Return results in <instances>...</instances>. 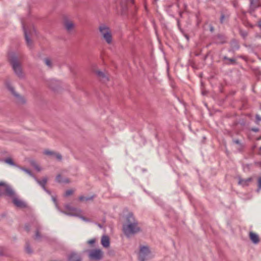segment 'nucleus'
Returning <instances> with one entry per match:
<instances>
[{
	"instance_id": "f257e3e1",
	"label": "nucleus",
	"mask_w": 261,
	"mask_h": 261,
	"mask_svg": "<svg viewBox=\"0 0 261 261\" xmlns=\"http://www.w3.org/2000/svg\"><path fill=\"white\" fill-rule=\"evenodd\" d=\"M122 231L127 238H130L141 231L138 221L132 213H129L126 216V221L122 226Z\"/></svg>"
},
{
	"instance_id": "f03ea898",
	"label": "nucleus",
	"mask_w": 261,
	"mask_h": 261,
	"mask_svg": "<svg viewBox=\"0 0 261 261\" xmlns=\"http://www.w3.org/2000/svg\"><path fill=\"white\" fill-rule=\"evenodd\" d=\"M8 60L15 74L19 77H22L23 75L21 65L15 54L13 53H9L8 55Z\"/></svg>"
},
{
	"instance_id": "7ed1b4c3",
	"label": "nucleus",
	"mask_w": 261,
	"mask_h": 261,
	"mask_svg": "<svg viewBox=\"0 0 261 261\" xmlns=\"http://www.w3.org/2000/svg\"><path fill=\"white\" fill-rule=\"evenodd\" d=\"M99 31L102 38L108 43H112V34L110 28L104 24H101L99 27Z\"/></svg>"
},
{
	"instance_id": "20e7f679",
	"label": "nucleus",
	"mask_w": 261,
	"mask_h": 261,
	"mask_svg": "<svg viewBox=\"0 0 261 261\" xmlns=\"http://www.w3.org/2000/svg\"><path fill=\"white\" fill-rule=\"evenodd\" d=\"M6 86L7 88L11 92L13 95L16 98V102L19 105H23L25 103L26 99L25 98L19 94H17L14 90V88L10 85L9 83H6Z\"/></svg>"
},
{
	"instance_id": "39448f33",
	"label": "nucleus",
	"mask_w": 261,
	"mask_h": 261,
	"mask_svg": "<svg viewBox=\"0 0 261 261\" xmlns=\"http://www.w3.org/2000/svg\"><path fill=\"white\" fill-rule=\"evenodd\" d=\"M103 257V252L100 249H95L89 251V257L92 260H100Z\"/></svg>"
},
{
	"instance_id": "423d86ee",
	"label": "nucleus",
	"mask_w": 261,
	"mask_h": 261,
	"mask_svg": "<svg viewBox=\"0 0 261 261\" xmlns=\"http://www.w3.org/2000/svg\"><path fill=\"white\" fill-rule=\"evenodd\" d=\"M150 250L147 246H141L139 253L140 261H145L150 253Z\"/></svg>"
},
{
	"instance_id": "0eeeda50",
	"label": "nucleus",
	"mask_w": 261,
	"mask_h": 261,
	"mask_svg": "<svg viewBox=\"0 0 261 261\" xmlns=\"http://www.w3.org/2000/svg\"><path fill=\"white\" fill-rule=\"evenodd\" d=\"M65 208L68 211V212L64 213L68 215L79 216L81 214V210L72 207L69 204L66 205L65 206Z\"/></svg>"
},
{
	"instance_id": "6e6552de",
	"label": "nucleus",
	"mask_w": 261,
	"mask_h": 261,
	"mask_svg": "<svg viewBox=\"0 0 261 261\" xmlns=\"http://www.w3.org/2000/svg\"><path fill=\"white\" fill-rule=\"evenodd\" d=\"M12 201L14 204L18 207L24 208L27 206V205L24 202L21 200L16 197H14Z\"/></svg>"
},
{
	"instance_id": "1a4fd4ad",
	"label": "nucleus",
	"mask_w": 261,
	"mask_h": 261,
	"mask_svg": "<svg viewBox=\"0 0 261 261\" xmlns=\"http://www.w3.org/2000/svg\"><path fill=\"white\" fill-rule=\"evenodd\" d=\"M64 25L65 28L68 32L71 31L74 27L73 21L69 20H65L64 22Z\"/></svg>"
},
{
	"instance_id": "9d476101",
	"label": "nucleus",
	"mask_w": 261,
	"mask_h": 261,
	"mask_svg": "<svg viewBox=\"0 0 261 261\" xmlns=\"http://www.w3.org/2000/svg\"><path fill=\"white\" fill-rule=\"evenodd\" d=\"M252 181V177H249L246 179H242L241 178H239L238 184L239 185H241L243 187H246L249 186V185Z\"/></svg>"
},
{
	"instance_id": "9b49d317",
	"label": "nucleus",
	"mask_w": 261,
	"mask_h": 261,
	"mask_svg": "<svg viewBox=\"0 0 261 261\" xmlns=\"http://www.w3.org/2000/svg\"><path fill=\"white\" fill-rule=\"evenodd\" d=\"M44 153L47 155L55 156L59 161H61L62 158V155L60 154L53 151L46 150L44 151Z\"/></svg>"
},
{
	"instance_id": "f8f14e48",
	"label": "nucleus",
	"mask_w": 261,
	"mask_h": 261,
	"mask_svg": "<svg viewBox=\"0 0 261 261\" xmlns=\"http://www.w3.org/2000/svg\"><path fill=\"white\" fill-rule=\"evenodd\" d=\"M249 238L251 241L255 244L258 243L260 241L258 236L252 231L249 232Z\"/></svg>"
},
{
	"instance_id": "ddd939ff",
	"label": "nucleus",
	"mask_w": 261,
	"mask_h": 261,
	"mask_svg": "<svg viewBox=\"0 0 261 261\" xmlns=\"http://www.w3.org/2000/svg\"><path fill=\"white\" fill-rule=\"evenodd\" d=\"M95 73L103 82H106L109 81L108 76L102 71L97 70L95 71Z\"/></svg>"
},
{
	"instance_id": "4468645a",
	"label": "nucleus",
	"mask_w": 261,
	"mask_h": 261,
	"mask_svg": "<svg viewBox=\"0 0 261 261\" xmlns=\"http://www.w3.org/2000/svg\"><path fill=\"white\" fill-rule=\"evenodd\" d=\"M259 6V0H250V13H252Z\"/></svg>"
},
{
	"instance_id": "2eb2a0df",
	"label": "nucleus",
	"mask_w": 261,
	"mask_h": 261,
	"mask_svg": "<svg viewBox=\"0 0 261 261\" xmlns=\"http://www.w3.org/2000/svg\"><path fill=\"white\" fill-rule=\"evenodd\" d=\"M101 243L103 247L108 248L110 246V239L107 236H103L101 239Z\"/></svg>"
},
{
	"instance_id": "dca6fc26",
	"label": "nucleus",
	"mask_w": 261,
	"mask_h": 261,
	"mask_svg": "<svg viewBox=\"0 0 261 261\" xmlns=\"http://www.w3.org/2000/svg\"><path fill=\"white\" fill-rule=\"evenodd\" d=\"M68 261H81V257L75 253L70 254L68 257Z\"/></svg>"
},
{
	"instance_id": "f3484780",
	"label": "nucleus",
	"mask_w": 261,
	"mask_h": 261,
	"mask_svg": "<svg viewBox=\"0 0 261 261\" xmlns=\"http://www.w3.org/2000/svg\"><path fill=\"white\" fill-rule=\"evenodd\" d=\"M3 187H5V191H6V194L8 196L11 197V198H12V199L14 197H15L14 192L11 188L9 187H6L5 185V186Z\"/></svg>"
},
{
	"instance_id": "a211bd4d",
	"label": "nucleus",
	"mask_w": 261,
	"mask_h": 261,
	"mask_svg": "<svg viewBox=\"0 0 261 261\" xmlns=\"http://www.w3.org/2000/svg\"><path fill=\"white\" fill-rule=\"evenodd\" d=\"M23 31H24L25 39L26 42L27 43L28 46L29 47H31L32 45V42L31 40L30 39V38L29 37V36L27 34V31H26L25 29L24 28V26L23 27Z\"/></svg>"
},
{
	"instance_id": "6ab92c4d",
	"label": "nucleus",
	"mask_w": 261,
	"mask_h": 261,
	"mask_svg": "<svg viewBox=\"0 0 261 261\" xmlns=\"http://www.w3.org/2000/svg\"><path fill=\"white\" fill-rule=\"evenodd\" d=\"M56 180L57 182H58L59 183H62V182L69 183V180L67 178H66L65 179H62L61 175L60 174H59L57 176Z\"/></svg>"
},
{
	"instance_id": "aec40b11",
	"label": "nucleus",
	"mask_w": 261,
	"mask_h": 261,
	"mask_svg": "<svg viewBox=\"0 0 261 261\" xmlns=\"http://www.w3.org/2000/svg\"><path fill=\"white\" fill-rule=\"evenodd\" d=\"M37 181L38 183L44 189H45V186L47 182V178H44L41 180H37Z\"/></svg>"
},
{
	"instance_id": "412c9836",
	"label": "nucleus",
	"mask_w": 261,
	"mask_h": 261,
	"mask_svg": "<svg viewBox=\"0 0 261 261\" xmlns=\"http://www.w3.org/2000/svg\"><path fill=\"white\" fill-rule=\"evenodd\" d=\"M44 63L46 66L49 68H51L53 66V63L51 60L49 58H46L44 60Z\"/></svg>"
},
{
	"instance_id": "4be33fe9",
	"label": "nucleus",
	"mask_w": 261,
	"mask_h": 261,
	"mask_svg": "<svg viewBox=\"0 0 261 261\" xmlns=\"http://www.w3.org/2000/svg\"><path fill=\"white\" fill-rule=\"evenodd\" d=\"M92 199H93V197H86L83 196H81L79 197V200L81 201L91 200H92Z\"/></svg>"
},
{
	"instance_id": "5701e85b",
	"label": "nucleus",
	"mask_w": 261,
	"mask_h": 261,
	"mask_svg": "<svg viewBox=\"0 0 261 261\" xmlns=\"http://www.w3.org/2000/svg\"><path fill=\"white\" fill-rule=\"evenodd\" d=\"M5 162L8 164H9L11 166H15L14 163L13 162L12 159L11 158H8L5 160Z\"/></svg>"
},
{
	"instance_id": "b1692460",
	"label": "nucleus",
	"mask_w": 261,
	"mask_h": 261,
	"mask_svg": "<svg viewBox=\"0 0 261 261\" xmlns=\"http://www.w3.org/2000/svg\"><path fill=\"white\" fill-rule=\"evenodd\" d=\"M31 165L38 171L41 170V169L39 165L35 162L32 161Z\"/></svg>"
},
{
	"instance_id": "393cba45",
	"label": "nucleus",
	"mask_w": 261,
	"mask_h": 261,
	"mask_svg": "<svg viewBox=\"0 0 261 261\" xmlns=\"http://www.w3.org/2000/svg\"><path fill=\"white\" fill-rule=\"evenodd\" d=\"M234 143L238 144L239 146V149L241 150L243 147V145L241 143L240 141L238 139L233 140Z\"/></svg>"
},
{
	"instance_id": "a878e982",
	"label": "nucleus",
	"mask_w": 261,
	"mask_h": 261,
	"mask_svg": "<svg viewBox=\"0 0 261 261\" xmlns=\"http://www.w3.org/2000/svg\"><path fill=\"white\" fill-rule=\"evenodd\" d=\"M73 192H74V191L71 189L68 190L65 192L64 195L66 197H68V196L72 195L73 193Z\"/></svg>"
},
{
	"instance_id": "bb28decb",
	"label": "nucleus",
	"mask_w": 261,
	"mask_h": 261,
	"mask_svg": "<svg viewBox=\"0 0 261 261\" xmlns=\"http://www.w3.org/2000/svg\"><path fill=\"white\" fill-rule=\"evenodd\" d=\"M257 187L258 189L257 190V192H259V190L261 189V176L259 177L257 180Z\"/></svg>"
},
{
	"instance_id": "cd10ccee",
	"label": "nucleus",
	"mask_w": 261,
	"mask_h": 261,
	"mask_svg": "<svg viewBox=\"0 0 261 261\" xmlns=\"http://www.w3.org/2000/svg\"><path fill=\"white\" fill-rule=\"evenodd\" d=\"M40 238H41V235H40V234L39 233V228H37V229H36V231L35 239H39Z\"/></svg>"
},
{
	"instance_id": "c85d7f7f",
	"label": "nucleus",
	"mask_w": 261,
	"mask_h": 261,
	"mask_svg": "<svg viewBox=\"0 0 261 261\" xmlns=\"http://www.w3.org/2000/svg\"><path fill=\"white\" fill-rule=\"evenodd\" d=\"M223 59L224 60H227L230 62L231 64H234L235 63V60L232 58H228L227 57L225 56L224 57Z\"/></svg>"
},
{
	"instance_id": "c756f323",
	"label": "nucleus",
	"mask_w": 261,
	"mask_h": 261,
	"mask_svg": "<svg viewBox=\"0 0 261 261\" xmlns=\"http://www.w3.org/2000/svg\"><path fill=\"white\" fill-rule=\"evenodd\" d=\"M255 118H256V123H258V122L259 121H261V116H260L258 114H256L255 115Z\"/></svg>"
},
{
	"instance_id": "7c9ffc66",
	"label": "nucleus",
	"mask_w": 261,
	"mask_h": 261,
	"mask_svg": "<svg viewBox=\"0 0 261 261\" xmlns=\"http://www.w3.org/2000/svg\"><path fill=\"white\" fill-rule=\"evenodd\" d=\"M21 169L23 171H24V172H25L28 174L32 175L31 172L29 169H24L23 168H21Z\"/></svg>"
},
{
	"instance_id": "2f4dec72",
	"label": "nucleus",
	"mask_w": 261,
	"mask_h": 261,
	"mask_svg": "<svg viewBox=\"0 0 261 261\" xmlns=\"http://www.w3.org/2000/svg\"><path fill=\"white\" fill-rule=\"evenodd\" d=\"M95 242V239H92L88 241V243L90 245H92Z\"/></svg>"
},
{
	"instance_id": "473e14b6",
	"label": "nucleus",
	"mask_w": 261,
	"mask_h": 261,
	"mask_svg": "<svg viewBox=\"0 0 261 261\" xmlns=\"http://www.w3.org/2000/svg\"><path fill=\"white\" fill-rule=\"evenodd\" d=\"M25 250H26V252L28 253H32V250L31 249V248L29 247V246H27L26 248H25Z\"/></svg>"
},
{
	"instance_id": "72a5a7b5",
	"label": "nucleus",
	"mask_w": 261,
	"mask_h": 261,
	"mask_svg": "<svg viewBox=\"0 0 261 261\" xmlns=\"http://www.w3.org/2000/svg\"><path fill=\"white\" fill-rule=\"evenodd\" d=\"M251 130L254 132H258L259 131V128L257 127H253L252 128Z\"/></svg>"
},
{
	"instance_id": "f704fd0d",
	"label": "nucleus",
	"mask_w": 261,
	"mask_h": 261,
	"mask_svg": "<svg viewBox=\"0 0 261 261\" xmlns=\"http://www.w3.org/2000/svg\"><path fill=\"white\" fill-rule=\"evenodd\" d=\"M241 34L244 38H245L247 36V33L246 32H243L241 31Z\"/></svg>"
},
{
	"instance_id": "c9c22d12",
	"label": "nucleus",
	"mask_w": 261,
	"mask_h": 261,
	"mask_svg": "<svg viewBox=\"0 0 261 261\" xmlns=\"http://www.w3.org/2000/svg\"><path fill=\"white\" fill-rule=\"evenodd\" d=\"M0 186H5V183L3 182H0ZM2 193V190L0 189V195H1Z\"/></svg>"
},
{
	"instance_id": "e433bc0d",
	"label": "nucleus",
	"mask_w": 261,
	"mask_h": 261,
	"mask_svg": "<svg viewBox=\"0 0 261 261\" xmlns=\"http://www.w3.org/2000/svg\"><path fill=\"white\" fill-rule=\"evenodd\" d=\"M224 19V14H222L221 16V18H220V22H221V23H222L223 22Z\"/></svg>"
},
{
	"instance_id": "4c0bfd02",
	"label": "nucleus",
	"mask_w": 261,
	"mask_h": 261,
	"mask_svg": "<svg viewBox=\"0 0 261 261\" xmlns=\"http://www.w3.org/2000/svg\"><path fill=\"white\" fill-rule=\"evenodd\" d=\"M255 164L257 166H258V167H259L261 168V162H255Z\"/></svg>"
},
{
	"instance_id": "58836bf2",
	"label": "nucleus",
	"mask_w": 261,
	"mask_h": 261,
	"mask_svg": "<svg viewBox=\"0 0 261 261\" xmlns=\"http://www.w3.org/2000/svg\"><path fill=\"white\" fill-rule=\"evenodd\" d=\"M25 229L27 231L29 232L30 231V228L28 227V225H25Z\"/></svg>"
},
{
	"instance_id": "ea45409f",
	"label": "nucleus",
	"mask_w": 261,
	"mask_h": 261,
	"mask_svg": "<svg viewBox=\"0 0 261 261\" xmlns=\"http://www.w3.org/2000/svg\"><path fill=\"white\" fill-rule=\"evenodd\" d=\"M258 26L261 28V19L258 22Z\"/></svg>"
},
{
	"instance_id": "a19ab883",
	"label": "nucleus",
	"mask_w": 261,
	"mask_h": 261,
	"mask_svg": "<svg viewBox=\"0 0 261 261\" xmlns=\"http://www.w3.org/2000/svg\"><path fill=\"white\" fill-rule=\"evenodd\" d=\"M51 82L53 83H57L58 82L55 80H53V81H51Z\"/></svg>"
},
{
	"instance_id": "79ce46f5",
	"label": "nucleus",
	"mask_w": 261,
	"mask_h": 261,
	"mask_svg": "<svg viewBox=\"0 0 261 261\" xmlns=\"http://www.w3.org/2000/svg\"><path fill=\"white\" fill-rule=\"evenodd\" d=\"M259 154H261V146L259 147Z\"/></svg>"
},
{
	"instance_id": "37998d69",
	"label": "nucleus",
	"mask_w": 261,
	"mask_h": 261,
	"mask_svg": "<svg viewBox=\"0 0 261 261\" xmlns=\"http://www.w3.org/2000/svg\"><path fill=\"white\" fill-rule=\"evenodd\" d=\"M49 86L50 87V88H51V89H53V90H55V88H54L53 86H51V85H49Z\"/></svg>"
},
{
	"instance_id": "c03bdc74",
	"label": "nucleus",
	"mask_w": 261,
	"mask_h": 261,
	"mask_svg": "<svg viewBox=\"0 0 261 261\" xmlns=\"http://www.w3.org/2000/svg\"><path fill=\"white\" fill-rule=\"evenodd\" d=\"M127 1H129L131 3H133V0H127Z\"/></svg>"
},
{
	"instance_id": "a18cd8bd",
	"label": "nucleus",
	"mask_w": 261,
	"mask_h": 261,
	"mask_svg": "<svg viewBox=\"0 0 261 261\" xmlns=\"http://www.w3.org/2000/svg\"><path fill=\"white\" fill-rule=\"evenodd\" d=\"M260 139H261V136H260V137H258V138L257 139V140H260Z\"/></svg>"
},
{
	"instance_id": "49530a36",
	"label": "nucleus",
	"mask_w": 261,
	"mask_h": 261,
	"mask_svg": "<svg viewBox=\"0 0 261 261\" xmlns=\"http://www.w3.org/2000/svg\"><path fill=\"white\" fill-rule=\"evenodd\" d=\"M3 254V252H0V255H2Z\"/></svg>"
},
{
	"instance_id": "de8ad7c7",
	"label": "nucleus",
	"mask_w": 261,
	"mask_h": 261,
	"mask_svg": "<svg viewBox=\"0 0 261 261\" xmlns=\"http://www.w3.org/2000/svg\"><path fill=\"white\" fill-rule=\"evenodd\" d=\"M186 38H187L188 39H189V38H188V36H187V35H186Z\"/></svg>"
},
{
	"instance_id": "09e8293b",
	"label": "nucleus",
	"mask_w": 261,
	"mask_h": 261,
	"mask_svg": "<svg viewBox=\"0 0 261 261\" xmlns=\"http://www.w3.org/2000/svg\"><path fill=\"white\" fill-rule=\"evenodd\" d=\"M260 109L261 110V105L260 106V107H259Z\"/></svg>"
},
{
	"instance_id": "8fccbe9b",
	"label": "nucleus",
	"mask_w": 261,
	"mask_h": 261,
	"mask_svg": "<svg viewBox=\"0 0 261 261\" xmlns=\"http://www.w3.org/2000/svg\"><path fill=\"white\" fill-rule=\"evenodd\" d=\"M260 29H261V28H260Z\"/></svg>"
}]
</instances>
